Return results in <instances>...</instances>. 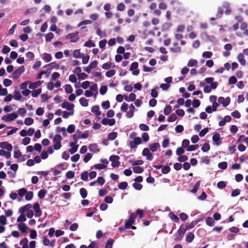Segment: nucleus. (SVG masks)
<instances>
[{"label":"nucleus","mask_w":248,"mask_h":248,"mask_svg":"<svg viewBox=\"0 0 248 248\" xmlns=\"http://www.w3.org/2000/svg\"><path fill=\"white\" fill-rule=\"evenodd\" d=\"M186 230L185 227H184L183 225H182L175 234L174 240L175 241L180 240Z\"/></svg>","instance_id":"1"},{"label":"nucleus","mask_w":248,"mask_h":248,"mask_svg":"<svg viewBox=\"0 0 248 248\" xmlns=\"http://www.w3.org/2000/svg\"><path fill=\"white\" fill-rule=\"evenodd\" d=\"M109 160L111 162V166L113 168L118 167L120 164V162L119 161L120 157L116 155H112L109 158Z\"/></svg>","instance_id":"2"},{"label":"nucleus","mask_w":248,"mask_h":248,"mask_svg":"<svg viewBox=\"0 0 248 248\" xmlns=\"http://www.w3.org/2000/svg\"><path fill=\"white\" fill-rule=\"evenodd\" d=\"M17 117L18 114H17V113H12L3 116L2 117V120H4L6 122H12L15 119H16Z\"/></svg>","instance_id":"3"},{"label":"nucleus","mask_w":248,"mask_h":248,"mask_svg":"<svg viewBox=\"0 0 248 248\" xmlns=\"http://www.w3.org/2000/svg\"><path fill=\"white\" fill-rule=\"evenodd\" d=\"M25 67L24 66H20L17 70H15L12 74V77L14 79H17L19 78L21 74L25 71Z\"/></svg>","instance_id":"4"},{"label":"nucleus","mask_w":248,"mask_h":248,"mask_svg":"<svg viewBox=\"0 0 248 248\" xmlns=\"http://www.w3.org/2000/svg\"><path fill=\"white\" fill-rule=\"evenodd\" d=\"M139 63L138 62H133L132 63L130 67V70L132 71L133 75L137 76L139 74L140 70L138 69Z\"/></svg>","instance_id":"5"},{"label":"nucleus","mask_w":248,"mask_h":248,"mask_svg":"<svg viewBox=\"0 0 248 248\" xmlns=\"http://www.w3.org/2000/svg\"><path fill=\"white\" fill-rule=\"evenodd\" d=\"M218 86V83L216 81L214 83H212L210 86L206 85L203 89V92L205 93H209L211 92L212 89H215Z\"/></svg>","instance_id":"6"},{"label":"nucleus","mask_w":248,"mask_h":248,"mask_svg":"<svg viewBox=\"0 0 248 248\" xmlns=\"http://www.w3.org/2000/svg\"><path fill=\"white\" fill-rule=\"evenodd\" d=\"M78 31H76L75 32L69 33L66 36V39H71V40H70L71 42L75 43L76 42H77L78 40V39L79 38L78 36Z\"/></svg>","instance_id":"7"},{"label":"nucleus","mask_w":248,"mask_h":248,"mask_svg":"<svg viewBox=\"0 0 248 248\" xmlns=\"http://www.w3.org/2000/svg\"><path fill=\"white\" fill-rule=\"evenodd\" d=\"M219 104H222L223 106L226 107L229 105L231 102V99L229 97L224 98L223 97H219L218 99Z\"/></svg>","instance_id":"8"},{"label":"nucleus","mask_w":248,"mask_h":248,"mask_svg":"<svg viewBox=\"0 0 248 248\" xmlns=\"http://www.w3.org/2000/svg\"><path fill=\"white\" fill-rule=\"evenodd\" d=\"M33 210L35 212V216L36 217H39L42 215V211L40 208L39 204L38 202L34 203L33 206Z\"/></svg>","instance_id":"9"},{"label":"nucleus","mask_w":248,"mask_h":248,"mask_svg":"<svg viewBox=\"0 0 248 248\" xmlns=\"http://www.w3.org/2000/svg\"><path fill=\"white\" fill-rule=\"evenodd\" d=\"M142 155L143 156H145L148 160H152L153 159L152 154L150 152L149 149L147 148H144L143 150Z\"/></svg>","instance_id":"10"},{"label":"nucleus","mask_w":248,"mask_h":248,"mask_svg":"<svg viewBox=\"0 0 248 248\" xmlns=\"http://www.w3.org/2000/svg\"><path fill=\"white\" fill-rule=\"evenodd\" d=\"M0 148L1 149H6L8 151H12L13 146L11 144L9 143L7 141H3L0 142Z\"/></svg>","instance_id":"11"},{"label":"nucleus","mask_w":248,"mask_h":248,"mask_svg":"<svg viewBox=\"0 0 248 248\" xmlns=\"http://www.w3.org/2000/svg\"><path fill=\"white\" fill-rule=\"evenodd\" d=\"M115 120L114 119H108L107 118H104L101 121V123L104 125H109L112 126L115 124Z\"/></svg>","instance_id":"12"},{"label":"nucleus","mask_w":248,"mask_h":248,"mask_svg":"<svg viewBox=\"0 0 248 248\" xmlns=\"http://www.w3.org/2000/svg\"><path fill=\"white\" fill-rule=\"evenodd\" d=\"M213 141L217 146L220 145L222 142L220 140V135L218 133H216L212 137Z\"/></svg>","instance_id":"13"},{"label":"nucleus","mask_w":248,"mask_h":248,"mask_svg":"<svg viewBox=\"0 0 248 248\" xmlns=\"http://www.w3.org/2000/svg\"><path fill=\"white\" fill-rule=\"evenodd\" d=\"M61 107L62 108H66L68 110L70 111L74 108V105L69 104L67 101H64L61 104Z\"/></svg>","instance_id":"14"},{"label":"nucleus","mask_w":248,"mask_h":248,"mask_svg":"<svg viewBox=\"0 0 248 248\" xmlns=\"http://www.w3.org/2000/svg\"><path fill=\"white\" fill-rule=\"evenodd\" d=\"M32 206L31 204H27L22 207L20 208L18 210V212L20 214H24L25 212L30 210V209L31 208Z\"/></svg>","instance_id":"15"},{"label":"nucleus","mask_w":248,"mask_h":248,"mask_svg":"<svg viewBox=\"0 0 248 248\" xmlns=\"http://www.w3.org/2000/svg\"><path fill=\"white\" fill-rule=\"evenodd\" d=\"M135 108L133 104H131L129 107V110L127 112L126 116L127 118H131L134 115Z\"/></svg>","instance_id":"16"},{"label":"nucleus","mask_w":248,"mask_h":248,"mask_svg":"<svg viewBox=\"0 0 248 248\" xmlns=\"http://www.w3.org/2000/svg\"><path fill=\"white\" fill-rule=\"evenodd\" d=\"M200 221V219H198L194 221H192L191 223L187 224L186 225L185 228L187 230L192 229L194 228Z\"/></svg>","instance_id":"17"},{"label":"nucleus","mask_w":248,"mask_h":248,"mask_svg":"<svg viewBox=\"0 0 248 248\" xmlns=\"http://www.w3.org/2000/svg\"><path fill=\"white\" fill-rule=\"evenodd\" d=\"M18 227L20 231L23 233H26L28 229V227L24 223H19L18 224Z\"/></svg>","instance_id":"18"},{"label":"nucleus","mask_w":248,"mask_h":248,"mask_svg":"<svg viewBox=\"0 0 248 248\" xmlns=\"http://www.w3.org/2000/svg\"><path fill=\"white\" fill-rule=\"evenodd\" d=\"M160 147L159 143L155 142L149 145V149L153 152H155Z\"/></svg>","instance_id":"19"},{"label":"nucleus","mask_w":248,"mask_h":248,"mask_svg":"<svg viewBox=\"0 0 248 248\" xmlns=\"http://www.w3.org/2000/svg\"><path fill=\"white\" fill-rule=\"evenodd\" d=\"M43 82V81L38 80L37 81L34 82L33 83H31L29 85V88L31 89H35L37 87L40 86L42 83Z\"/></svg>","instance_id":"20"},{"label":"nucleus","mask_w":248,"mask_h":248,"mask_svg":"<svg viewBox=\"0 0 248 248\" xmlns=\"http://www.w3.org/2000/svg\"><path fill=\"white\" fill-rule=\"evenodd\" d=\"M135 222V220L132 217H130L127 220L125 223V228L129 229L132 226V224Z\"/></svg>","instance_id":"21"},{"label":"nucleus","mask_w":248,"mask_h":248,"mask_svg":"<svg viewBox=\"0 0 248 248\" xmlns=\"http://www.w3.org/2000/svg\"><path fill=\"white\" fill-rule=\"evenodd\" d=\"M90 151L93 152L94 153L99 152V149H98L97 145L96 144H90L89 146Z\"/></svg>","instance_id":"22"},{"label":"nucleus","mask_w":248,"mask_h":248,"mask_svg":"<svg viewBox=\"0 0 248 248\" xmlns=\"http://www.w3.org/2000/svg\"><path fill=\"white\" fill-rule=\"evenodd\" d=\"M92 112L94 113L96 116H100L101 112L99 110V108L98 106L95 105L92 108Z\"/></svg>","instance_id":"23"},{"label":"nucleus","mask_w":248,"mask_h":248,"mask_svg":"<svg viewBox=\"0 0 248 248\" xmlns=\"http://www.w3.org/2000/svg\"><path fill=\"white\" fill-rule=\"evenodd\" d=\"M237 59L241 65H246V60L244 59V56L243 54L240 53L237 57Z\"/></svg>","instance_id":"24"},{"label":"nucleus","mask_w":248,"mask_h":248,"mask_svg":"<svg viewBox=\"0 0 248 248\" xmlns=\"http://www.w3.org/2000/svg\"><path fill=\"white\" fill-rule=\"evenodd\" d=\"M194 238V234L191 232H188L186 234V240L187 242L191 243Z\"/></svg>","instance_id":"25"},{"label":"nucleus","mask_w":248,"mask_h":248,"mask_svg":"<svg viewBox=\"0 0 248 248\" xmlns=\"http://www.w3.org/2000/svg\"><path fill=\"white\" fill-rule=\"evenodd\" d=\"M169 216L170 218L175 222L177 223L179 222L180 219L179 217L176 215H175L173 212L170 213L169 214Z\"/></svg>","instance_id":"26"},{"label":"nucleus","mask_w":248,"mask_h":248,"mask_svg":"<svg viewBox=\"0 0 248 248\" xmlns=\"http://www.w3.org/2000/svg\"><path fill=\"white\" fill-rule=\"evenodd\" d=\"M28 240L27 238H24L21 240L20 241V245L22 246V248H29L28 245Z\"/></svg>","instance_id":"27"},{"label":"nucleus","mask_w":248,"mask_h":248,"mask_svg":"<svg viewBox=\"0 0 248 248\" xmlns=\"http://www.w3.org/2000/svg\"><path fill=\"white\" fill-rule=\"evenodd\" d=\"M47 193V191L46 189H41L38 193V198L40 199H43Z\"/></svg>","instance_id":"28"},{"label":"nucleus","mask_w":248,"mask_h":248,"mask_svg":"<svg viewBox=\"0 0 248 248\" xmlns=\"http://www.w3.org/2000/svg\"><path fill=\"white\" fill-rule=\"evenodd\" d=\"M175 47H171L170 50L173 52H180L181 50V48L180 46H178V43H174Z\"/></svg>","instance_id":"29"},{"label":"nucleus","mask_w":248,"mask_h":248,"mask_svg":"<svg viewBox=\"0 0 248 248\" xmlns=\"http://www.w3.org/2000/svg\"><path fill=\"white\" fill-rule=\"evenodd\" d=\"M79 101L80 105L83 107H87L88 106V100L85 97L80 98Z\"/></svg>","instance_id":"30"},{"label":"nucleus","mask_w":248,"mask_h":248,"mask_svg":"<svg viewBox=\"0 0 248 248\" xmlns=\"http://www.w3.org/2000/svg\"><path fill=\"white\" fill-rule=\"evenodd\" d=\"M33 196V193L32 191H28L26 193L25 195V199L26 201H30L31 200Z\"/></svg>","instance_id":"31"},{"label":"nucleus","mask_w":248,"mask_h":248,"mask_svg":"<svg viewBox=\"0 0 248 248\" xmlns=\"http://www.w3.org/2000/svg\"><path fill=\"white\" fill-rule=\"evenodd\" d=\"M43 59L46 62H48L51 61L52 57L50 54L45 53Z\"/></svg>","instance_id":"32"},{"label":"nucleus","mask_w":248,"mask_h":248,"mask_svg":"<svg viewBox=\"0 0 248 248\" xmlns=\"http://www.w3.org/2000/svg\"><path fill=\"white\" fill-rule=\"evenodd\" d=\"M117 136V133L116 132H113L111 133H110L108 134V139L109 140H115Z\"/></svg>","instance_id":"33"},{"label":"nucleus","mask_w":248,"mask_h":248,"mask_svg":"<svg viewBox=\"0 0 248 248\" xmlns=\"http://www.w3.org/2000/svg\"><path fill=\"white\" fill-rule=\"evenodd\" d=\"M200 181H199L196 183L195 186L191 190V192L193 193H195L197 192L198 189H199L200 185Z\"/></svg>","instance_id":"34"},{"label":"nucleus","mask_w":248,"mask_h":248,"mask_svg":"<svg viewBox=\"0 0 248 248\" xmlns=\"http://www.w3.org/2000/svg\"><path fill=\"white\" fill-rule=\"evenodd\" d=\"M41 92L42 90L41 88L34 90L31 92V95L33 97H36L41 93Z\"/></svg>","instance_id":"35"},{"label":"nucleus","mask_w":248,"mask_h":248,"mask_svg":"<svg viewBox=\"0 0 248 248\" xmlns=\"http://www.w3.org/2000/svg\"><path fill=\"white\" fill-rule=\"evenodd\" d=\"M133 170L134 172H135V173H141L143 171L144 169H143V168H142L140 167L136 166V167H133Z\"/></svg>","instance_id":"36"},{"label":"nucleus","mask_w":248,"mask_h":248,"mask_svg":"<svg viewBox=\"0 0 248 248\" xmlns=\"http://www.w3.org/2000/svg\"><path fill=\"white\" fill-rule=\"evenodd\" d=\"M79 193L83 199L85 198L87 196V191L85 188H81L79 190Z\"/></svg>","instance_id":"37"},{"label":"nucleus","mask_w":248,"mask_h":248,"mask_svg":"<svg viewBox=\"0 0 248 248\" xmlns=\"http://www.w3.org/2000/svg\"><path fill=\"white\" fill-rule=\"evenodd\" d=\"M14 98L16 100H19L21 99L22 96L19 91H15L14 92Z\"/></svg>","instance_id":"38"},{"label":"nucleus","mask_w":248,"mask_h":248,"mask_svg":"<svg viewBox=\"0 0 248 248\" xmlns=\"http://www.w3.org/2000/svg\"><path fill=\"white\" fill-rule=\"evenodd\" d=\"M206 224L209 226H212L214 223V220L211 217H207L205 220Z\"/></svg>","instance_id":"39"},{"label":"nucleus","mask_w":248,"mask_h":248,"mask_svg":"<svg viewBox=\"0 0 248 248\" xmlns=\"http://www.w3.org/2000/svg\"><path fill=\"white\" fill-rule=\"evenodd\" d=\"M65 91L67 93H71L73 92V88L71 85L66 84L65 85L64 87Z\"/></svg>","instance_id":"40"},{"label":"nucleus","mask_w":248,"mask_h":248,"mask_svg":"<svg viewBox=\"0 0 248 248\" xmlns=\"http://www.w3.org/2000/svg\"><path fill=\"white\" fill-rule=\"evenodd\" d=\"M198 64V62L196 60L194 59H190L189 60L187 65L189 67H192L194 66H196Z\"/></svg>","instance_id":"41"},{"label":"nucleus","mask_w":248,"mask_h":248,"mask_svg":"<svg viewBox=\"0 0 248 248\" xmlns=\"http://www.w3.org/2000/svg\"><path fill=\"white\" fill-rule=\"evenodd\" d=\"M171 111V107L167 105L164 109V113L166 115H169Z\"/></svg>","instance_id":"42"},{"label":"nucleus","mask_w":248,"mask_h":248,"mask_svg":"<svg viewBox=\"0 0 248 248\" xmlns=\"http://www.w3.org/2000/svg\"><path fill=\"white\" fill-rule=\"evenodd\" d=\"M81 179L84 181H87L88 180V173L87 171H84L81 173Z\"/></svg>","instance_id":"43"},{"label":"nucleus","mask_w":248,"mask_h":248,"mask_svg":"<svg viewBox=\"0 0 248 248\" xmlns=\"http://www.w3.org/2000/svg\"><path fill=\"white\" fill-rule=\"evenodd\" d=\"M94 168L97 170L104 169L107 168V165L103 164H96L94 165Z\"/></svg>","instance_id":"44"},{"label":"nucleus","mask_w":248,"mask_h":248,"mask_svg":"<svg viewBox=\"0 0 248 248\" xmlns=\"http://www.w3.org/2000/svg\"><path fill=\"white\" fill-rule=\"evenodd\" d=\"M128 184L126 182H123L119 184L118 186L119 188L124 190L127 188Z\"/></svg>","instance_id":"45"},{"label":"nucleus","mask_w":248,"mask_h":248,"mask_svg":"<svg viewBox=\"0 0 248 248\" xmlns=\"http://www.w3.org/2000/svg\"><path fill=\"white\" fill-rule=\"evenodd\" d=\"M54 37V35L52 32H49L46 34V42H50L51 39H52Z\"/></svg>","instance_id":"46"},{"label":"nucleus","mask_w":248,"mask_h":248,"mask_svg":"<svg viewBox=\"0 0 248 248\" xmlns=\"http://www.w3.org/2000/svg\"><path fill=\"white\" fill-rule=\"evenodd\" d=\"M73 56L75 58H79L82 57V56H81L80 49H76L74 50Z\"/></svg>","instance_id":"47"},{"label":"nucleus","mask_w":248,"mask_h":248,"mask_svg":"<svg viewBox=\"0 0 248 248\" xmlns=\"http://www.w3.org/2000/svg\"><path fill=\"white\" fill-rule=\"evenodd\" d=\"M210 149V145L208 143H205L202 148V150L203 152H206L207 151H208Z\"/></svg>","instance_id":"48"},{"label":"nucleus","mask_w":248,"mask_h":248,"mask_svg":"<svg viewBox=\"0 0 248 248\" xmlns=\"http://www.w3.org/2000/svg\"><path fill=\"white\" fill-rule=\"evenodd\" d=\"M33 119L31 118H26L24 121V124L27 125H30L33 123Z\"/></svg>","instance_id":"49"},{"label":"nucleus","mask_w":248,"mask_h":248,"mask_svg":"<svg viewBox=\"0 0 248 248\" xmlns=\"http://www.w3.org/2000/svg\"><path fill=\"white\" fill-rule=\"evenodd\" d=\"M188 160L187 156L186 155H179L178 158V161L180 162H183Z\"/></svg>","instance_id":"50"},{"label":"nucleus","mask_w":248,"mask_h":248,"mask_svg":"<svg viewBox=\"0 0 248 248\" xmlns=\"http://www.w3.org/2000/svg\"><path fill=\"white\" fill-rule=\"evenodd\" d=\"M107 90H108V88L106 86H105V85L102 86L100 88V90H99L100 93L101 95H104L106 93V92H107Z\"/></svg>","instance_id":"51"},{"label":"nucleus","mask_w":248,"mask_h":248,"mask_svg":"<svg viewBox=\"0 0 248 248\" xmlns=\"http://www.w3.org/2000/svg\"><path fill=\"white\" fill-rule=\"evenodd\" d=\"M170 170V168L168 166H165L162 167V172L163 174H167L168 173Z\"/></svg>","instance_id":"52"},{"label":"nucleus","mask_w":248,"mask_h":248,"mask_svg":"<svg viewBox=\"0 0 248 248\" xmlns=\"http://www.w3.org/2000/svg\"><path fill=\"white\" fill-rule=\"evenodd\" d=\"M139 127L140 129L142 131H149V127L147 125L145 124H141L139 125Z\"/></svg>","instance_id":"53"},{"label":"nucleus","mask_w":248,"mask_h":248,"mask_svg":"<svg viewBox=\"0 0 248 248\" xmlns=\"http://www.w3.org/2000/svg\"><path fill=\"white\" fill-rule=\"evenodd\" d=\"M92 157V155L90 153H87L84 158H83V161L85 163H87Z\"/></svg>","instance_id":"54"},{"label":"nucleus","mask_w":248,"mask_h":248,"mask_svg":"<svg viewBox=\"0 0 248 248\" xmlns=\"http://www.w3.org/2000/svg\"><path fill=\"white\" fill-rule=\"evenodd\" d=\"M27 192V190L25 188H22L18 190V195L20 197H23Z\"/></svg>","instance_id":"55"},{"label":"nucleus","mask_w":248,"mask_h":248,"mask_svg":"<svg viewBox=\"0 0 248 248\" xmlns=\"http://www.w3.org/2000/svg\"><path fill=\"white\" fill-rule=\"evenodd\" d=\"M218 167L219 168L225 170L227 168V163L226 162H221L218 163Z\"/></svg>","instance_id":"56"},{"label":"nucleus","mask_w":248,"mask_h":248,"mask_svg":"<svg viewBox=\"0 0 248 248\" xmlns=\"http://www.w3.org/2000/svg\"><path fill=\"white\" fill-rule=\"evenodd\" d=\"M26 220V218L24 214H21V215L18 217L17 219V222H24Z\"/></svg>","instance_id":"57"},{"label":"nucleus","mask_w":248,"mask_h":248,"mask_svg":"<svg viewBox=\"0 0 248 248\" xmlns=\"http://www.w3.org/2000/svg\"><path fill=\"white\" fill-rule=\"evenodd\" d=\"M116 73V71L114 69L110 70L109 71H108L106 73V76L107 77L110 78L113 76H114Z\"/></svg>","instance_id":"58"},{"label":"nucleus","mask_w":248,"mask_h":248,"mask_svg":"<svg viewBox=\"0 0 248 248\" xmlns=\"http://www.w3.org/2000/svg\"><path fill=\"white\" fill-rule=\"evenodd\" d=\"M65 175L67 178L72 179L74 177L75 172L72 170H70L66 172Z\"/></svg>","instance_id":"59"},{"label":"nucleus","mask_w":248,"mask_h":248,"mask_svg":"<svg viewBox=\"0 0 248 248\" xmlns=\"http://www.w3.org/2000/svg\"><path fill=\"white\" fill-rule=\"evenodd\" d=\"M241 190L239 189H235L232 190L231 193L232 197H236L240 194Z\"/></svg>","instance_id":"60"},{"label":"nucleus","mask_w":248,"mask_h":248,"mask_svg":"<svg viewBox=\"0 0 248 248\" xmlns=\"http://www.w3.org/2000/svg\"><path fill=\"white\" fill-rule=\"evenodd\" d=\"M198 148H199V146L198 144L191 145H189L187 147V148L186 149V150L187 151H192L196 150Z\"/></svg>","instance_id":"61"},{"label":"nucleus","mask_w":248,"mask_h":248,"mask_svg":"<svg viewBox=\"0 0 248 248\" xmlns=\"http://www.w3.org/2000/svg\"><path fill=\"white\" fill-rule=\"evenodd\" d=\"M3 85L6 87H9L12 84V81L10 79L5 78L3 81Z\"/></svg>","instance_id":"62"},{"label":"nucleus","mask_w":248,"mask_h":248,"mask_svg":"<svg viewBox=\"0 0 248 248\" xmlns=\"http://www.w3.org/2000/svg\"><path fill=\"white\" fill-rule=\"evenodd\" d=\"M213 55L211 51H205L202 53V57L205 58H210Z\"/></svg>","instance_id":"63"},{"label":"nucleus","mask_w":248,"mask_h":248,"mask_svg":"<svg viewBox=\"0 0 248 248\" xmlns=\"http://www.w3.org/2000/svg\"><path fill=\"white\" fill-rule=\"evenodd\" d=\"M113 244V240L109 239L108 240L107 244L105 246V248H112V245Z\"/></svg>","instance_id":"64"}]
</instances>
